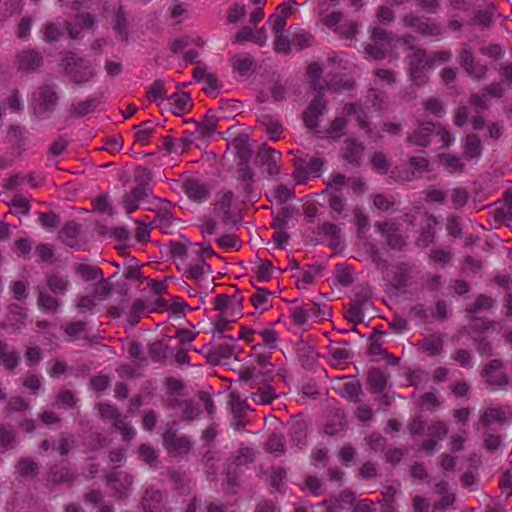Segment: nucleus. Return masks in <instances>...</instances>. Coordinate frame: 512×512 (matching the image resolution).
<instances>
[{
	"instance_id": "1",
	"label": "nucleus",
	"mask_w": 512,
	"mask_h": 512,
	"mask_svg": "<svg viewBox=\"0 0 512 512\" xmlns=\"http://www.w3.org/2000/svg\"><path fill=\"white\" fill-rule=\"evenodd\" d=\"M63 62L65 74L77 85L85 84L91 81L95 76V72L90 63L74 52H68Z\"/></svg>"
},
{
	"instance_id": "2",
	"label": "nucleus",
	"mask_w": 512,
	"mask_h": 512,
	"mask_svg": "<svg viewBox=\"0 0 512 512\" xmlns=\"http://www.w3.org/2000/svg\"><path fill=\"white\" fill-rule=\"evenodd\" d=\"M162 445L170 457H181L190 453L193 442L190 436L168 427L162 434Z\"/></svg>"
},
{
	"instance_id": "3",
	"label": "nucleus",
	"mask_w": 512,
	"mask_h": 512,
	"mask_svg": "<svg viewBox=\"0 0 512 512\" xmlns=\"http://www.w3.org/2000/svg\"><path fill=\"white\" fill-rule=\"evenodd\" d=\"M402 23L405 27L411 28L414 32L423 37L440 39L443 34V29L440 23L432 18L423 17L412 12L405 14L402 17Z\"/></svg>"
},
{
	"instance_id": "4",
	"label": "nucleus",
	"mask_w": 512,
	"mask_h": 512,
	"mask_svg": "<svg viewBox=\"0 0 512 512\" xmlns=\"http://www.w3.org/2000/svg\"><path fill=\"white\" fill-rule=\"evenodd\" d=\"M504 362L499 358L489 360L480 375L491 390H505L510 384V377L503 371Z\"/></svg>"
},
{
	"instance_id": "5",
	"label": "nucleus",
	"mask_w": 512,
	"mask_h": 512,
	"mask_svg": "<svg viewBox=\"0 0 512 512\" xmlns=\"http://www.w3.org/2000/svg\"><path fill=\"white\" fill-rule=\"evenodd\" d=\"M411 54L408 56V73L411 81L422 86L427 83L428 77L425 74V68L428 66L427 52L424 48L410 45Z\"/></svg>"
},
{
	"instance_id": "6",
	"label": "nucleus",
	"mask_w": 512,
	"mask_h": 512,
	"mask_svg": "<svg viewBox=\"0 0 512 512\" xmlns=\"http://www.w3.org/2000/svg\"><path fill=\"white\" fill-rule=\"evenodd\" d=\"M232 293L218 294L213 300V310L231 317H241L244 297L240 291L231 286Z\"/></svg>"
},
{
	"instance_id": "7",
	"label": "nucleus",
	"mask_w": 512,
	"mask_h": 512,
	"mask_svg": "<svg viewBox=\"0 0 512 512\" xmlns=\"http://www.w3.org/2000/svg\"><path fill=\"white\" fill-rule=\"evenodd\" d=\"M228 408L232 415V425L238 432L244 431L249 424L248 412L253 411L245 399H242L238 393L229 394Z\"/></svg>"
},
{
	"instance_id": "8",
	"label": "nucleus",
	"mask_w": 512,
	"mask_h": 512,
	"mask_svg": "<svg viewBox=\"0 0 512 512\" xmlns=\"http://www.w3.org/2000/svg\"><path fill=\"white\" fill-rule=\"evenodd\" d=\"M58 102V95L52 85H42L33 94V109L34 113L42 116L46 113H51Z\"/></svg>"
},
{
	"instance_id": "9",
	"label": "nucleus",
	"mask_w": 512,
	"mask_h": 512,
	"mask_svg": "<svg viewBox=\"0 0 512 512\" xmlns=\"http://www.w3.org/2000/svg\"><path fill=\"white\" fill-rule=\"evenodd\" d=\"M375 228L385 238L386 244L392 250L401 251L407 245L406 238L399 231L395 221L376 222Z\"/></svg>"
},
{
	"instance_id": "10",
	"label": "nucleus",
	"mask_w": 512,
	"mask_h": 512,
	"mask_svg": "<svg viewBox=\"0 0 512 512\" xmlns=\"http://www.w3.org/2000/svg\"><path fill=\"white\" fill-rule=\"evenodd\" d=\"M326 111L327 103L324 99V93H316L314 99L302 113L304 125L311 130H316L319 126V117Z\"/></svg>"
},
{
	"instance_id": "11",
	"label": "nucleus",
	"mask_w": 512,
	"mask_h": 512,
	"mask_svg": "<svg viewBox=\"0 0 512 512\" xmlns=\"http://www.w3.org/2000/svg\"><path fill=\"white\" fill-rule=\"evenodd\" d=\"M182 190L185 195L193 202L202 203L209 199L211 187L206 182L189 177L183 180Z\"/></svg>"
},
{
	"instance_id": "12",
	"label": "nucleus",
	"mask_w": 512,
	"mask_h": 512,
	"mask_svg": "<svg viewBox=\"0 0 512 512\" xmlns=\"http://www.w3.org/2000/svg\"><path fill=\"white\" fill-rule=\"evenodd\" d=\"M438 123L431 121L420 122L418 126L408 133L406 141L418 147H428L431 144V137L434 135Z\"/></svg>"
},
{
	"instance_id": "13",
	"label": "nucleus",
	"mask_w": 512,
	"mask_h": 512,
	"mask_svg": "<svg viewBox=\"0 0 512 512\" xmlns=\"http://www.w3.org/2000/svg\"><path fill=\"white\" fill-rule=\"evenodd\" d=\"M28 314L20 304L11 303L7 306L5 320L0 322L1 329H12L14 332L22 330L26 326Z\"/></svg>"
},
{
	"instance_id": "14",
	"label": "nucleus",
	"mask_w": 512,
	"mask_h": 512,
	"mask_svg": "<svg viewBox=\"0 0 512 512\" xmlns=\"http://www.w3.org/2000/svg\"><path fill=\"white\" fill-rule=\"evenodd\" d=\"M164 405L171 410L179 409L181 419L188 422L196 419L201 412L192 399H181L180 396H167Z\"/></svg>"
},
{
	"instance_id": "15",
	"label": "nucleus",
	"mask_w": 512,
	"mask_h": 512,
	"mask_svg": "<svg viewBox=\"0 0 512 512\" xmlns=\"http://www.w3.org/2000/svg\"><path fill=\"white\" fill-rule=\"evenodd\" d=\"M76 479L75 473L65 461L51 465L47 471L46 480L54 486L61 484H73Z\"/></svg>"
},
{
	"instance_id": "16",
	"label": "nucleus",
	"mask_w": 512,
	"mask_h": 512,
	"mask_svg": "<svg viewBox=\"0 0 512 512\" xmlns=\"http://www.w3.org/2000/svg\"><path fill=\"white\" fill-rule=\"evenodd\" d=\"M365 146L356 138L350 137L344 140L340 149L341 158L352 167H359L362 163Z\"/></svg>"
},
{
	"instance_id": "17",
	"label": "nucleus",
	"mask_w": 512,
	"mask_h": 512,
	"mask_svg": "<svg viewBox=\"0 0 512 512\" xmlns=\"http://www.w3.org/2000/svg\"><path fill=\"white\" fill-rule=\"evenodd\" d=\"M17 69L22 72L32 73L43 64L42 54L32 48H26L16 55Z\"/></svg>"
},
{
	"instance_id": "18",
	"label": "nucleus",
	"mask_w": 512,
	"mask_h": 512,
	"mask_svg": "<svg viewBox=\"0 0 512 512\" xmlns=\"http://www.w3.org/2000/svg\"><path fill=\"white\" fill-rule=\"evenodd\" d=\"M435 493L440 496V500L434 502L432 512H442L454 507L456 494L449 489L446 481H439L435 484Z\"/></svg>"
},
{
	"instance_id": "19",
	"label": "nucleus",
	"mask_w": 512,
	"mask_h": 512,
	"mask_svg": "<svg viewBox=\"0 0 512 512\" xmlns=\"http://www.w3.org/2000/svg\"><path fill=\"white\" fill-rule=\"evenodd\" d=\"M257 158L261 165L266 166L267 173L270 176L279 174V161L281 159V153L274 148L263 145L257 152Z\"/></svg>"
},
{
	"instance_id": "20",
	"label": "nucleus",
	"mask_w": 512,
	"mask_h": 512,
	"mask_svg": "<svg viewBox=\"0 0 512 512\" xmlns=\"http://www.w3.org/2000/svg\"><path fill=\"white\" fill-rule=\"evenodd\" d=\"M102 95H90L84 100L72 103L68 109L71 117L82 118L92 113L101 104Z\"/></svg>"
},
{
	"instance_id": "21",
	"label": "nucleus",
	"mask_w": 512,
	"mask_h": 512,
	"mask_svg": "<svg viewBox=\"0 0 512 512\" xmlns=\"http://www.w3.org/2000/svg\"><path fill=\"white\" fill-rule=\"evenodd\" d=\"M444 335L441 333H431L420 340L416 347L418 351L426 353L428 356H438L443 352Z\"/></svg>"
},
{
	"instance_id": "22",
	"label": "nucleus",
	"mask_w": 512,
	"mask_h": 512,
	"mask_svg": "<svg viewBox=\"0 0 512 512\" xmlns=\"http://www.w3.org/2000/svg\"><path fill=\"white\" fill-rule=\"evenodd\" d=\"M497 7L493 2L486 3L483 9H477L471 19V24L481 29H490L494 25Z\"/></svg>"
},
{
	"instance_id": "23",
	"label": "nucleus",
	"mask_w": 512,
	"mask_h": 512,
	"mask_svg": "<svg viewBox=\"0 0 512 512\" xmlns=\"http://www.w3.org/2000/svg\"><path fill=\"white\" fill-rule=\"evenodd\" d=\"M512 417V413L507 408L490 407L487 408L479 418V423L487 428L493 423L504 424Z\"/></svg>"
},
{
	"instance_id": "24",
	"label": "nucleus",
	"mask_w": 512,
	"mask_h": 512,
	"mask_svg": "<svg viewBox=\"0 0 512 512\" xmlns=\"http://www.w3.org/2000/svg\"><path fill=\"white\" fill-rule=\"evenodd\" d=\"M234 344L225 342L211 347L206 353L205 357L207 363L216 366L223 360L229 359L234 353Z\"/></svg>"
},
{
	"instance_id": "25",
	"label": "nucleus",
	"mask_w": 512,
	"mask_h": 512,
	"mask_svg": "<svg viewBox=\"0 0 512 512\" xmlns=\"http://www.w3.org/2000/svg\"><path fill=\"white\" fill-rule=\"evenodd\" d=\"M21 360L20 353L7 342L0 340V365L8 372H13Z\"/></svg>"
},
{
	"instance_id": "26",
	"label": "nucleus",
	"mask_w": 512,
	"mask_h": 512,
	"mask_svg": "<svg viewBox=\"0 0 512 512\" xmlns=\"http://www.w3.org/2000/svg\"><path fill=\"white\" fill-rule=\"evenodd\" d=\"M471 324L468 327V333L476 336H482L484 333L494 330L496 321L486 316H477L476 314H466Z\"/></svg>"
},
{
	"instance_id": "27",
	"label": "nucleus",
	"mask_w": 512,
	"mask_h": 512,
	"mask_svg": "<svg viewBox=\"0 0 512 512\" xmlns=\"http://www.w3.org/2000/svg\"><path fill=\"white\" fill-rule=\"evenodd\" d=\"M437 224V217L432 214H428L426 224L421 228L420 234L415 242L418 247L425 249L434 243L436 237L435 226Z\"/></svg>"
},
{
	"instance_id": "28",
	"label": "nucleus",
	"mask_w": 512,
	"mask_h": 512,
	"mask_svg": "<svg viewBox=\"0 0 512 512\" xmlns=\"http://www.w3.org/2000/svg\"><path fill=\"white\" fill-rule=\"evenodd\" d=\"M153 175L150 169L142 166H138L134 170V182L135 186L133 189L140 191V193L149 197L152 193L151 182Z\"/></svg>"
},
{
	"instance_id": "29",
	"label": "nucleus",
	"mask_w": 512,
	"mask_h": 512,
	"mask_svg": "<svg viewBox=\"0 0 512 512\" xmlns=\"http://www.w3.org/2000/svg\"><path fill=\"white\" fill-rule=\"evenodd\" d=\"M338 394L354 403L360 402V396L363 394L362 386L358 380L347 377L346 381L337 388Z\"/></svg>"
},
{
	"instance_id": "30",
	"label": "nucleus",
	"mask_w": 512,
	"mask_h": 512,
	"mask_svg": "<svg viewBox=\"0 0 512 512\" xmlns=\"http://www.w3.org/2000/svg\"><path fill=\"white\" fill-rule=\"evenodd\" d=\"M322 72V67L317 62H313L307 67V76L309 79L310 88L316 93H324L326 89L331 88L327 81H322Z\"/></svg>"
},
{
	"instance_id": "31",
	"label": "nucleus",
	"mask_w": 512,
	"mask_h": 512,
	"mask_svg": "<svg viewBox=\"0 0 512 512\" xmlns=\"http://www.w3.org/2000/svg\"><path fill=\"white\" fill-rule=\"evenodd\" d=\"M81 233V225L74 220L66 222L59 231V239L68 247L75 248Z\"/></svg>"
},
{
	"instance_id": "32",
	"label": "nucleus",
	"mask_w": 512,
	"mask_h": 512,
	"mask_svg": "<svg viewBox=\"0 0 512 512\" xmlns=\"http://www.w3.org/2000/svg\"><path fill=\"white\" fill-rule=\"evenodd\" d=\"M113 29L121 41H127L129 37L128 15L122 5H119L113 12Z\"/></svg>"
},
{
	"instance_id": "33",
	"label": "nucleus",
	"mask_w": 512,
	"mask_h": 512,
	"mask_svg": "<svg viewBox=\"0 0 512 512\" xmlns=\"http://www.w3.org/2000/svg\"><path fill=\"white\" fill-rule=\"evenodd\" d=\"M388 383L387 375L380 368H371L367 373V384L370 392L382 393Z\"/></svg>"
},
{
	"instance_id": "34",
	"label": "nucleus",
	"mask_w": 512,
	"mask_h": 512,
	"mask_svg": "<svg viewBox=\"0 0 512 512\" xmlns=\"http://www.w3.org/2000/svg\"><path fill=\"white\" fill-rule=\"evenodd\" d=\"M37 305L38 307L48 313H56L61 307V301L56 297L48 294L44 287L37 286Z\"/></svg>"
},
{
	"instance_id": "35",
	"label": "nucleus",
	"mask_w": 512,
	"mask_h": 512,
	"mask_svg": "<svg viewBox=\"0 0 512 512\" xmlns=\"http://www.w3.org/2000/svg\"><path fill=\"white\" fill-rule=\"evenodd\" d=\"M17 445V431L9 424L0 423V451L13 450Z\"/></svg>"
},
{
	"instance_id": "36",
	"label": "nucleus",
	"mask_w": 512,
	"mask_h": 512,
	"mask_svg": "<svg viewBox=\"0 0 512 512\" xmlns=\"http://www.w3.org/2000/svg\"><path fill=\"white\" fill-rule=\"evenodd\" d=\"M250 304L260 312L272 307V293L265 288H257L249 298Z\"/></svg>"
},
{
	"instance_id": "37",
	"label": "nucleus",
	"mask_w": 512,
	"mask_h": 512,
	"mask_svg": "<svg viewBox=\"0 0 512 512\" xmlns=\"http://www.w3.org/2000/svg\"><path fill=\"white\" fill-rule=\"evenodd\" d=\"M264 449L275 457L284 455L286 452L284 435L280 432H272L265 442Z\"/></svg>"
},
{
	"instance_id": "38",
	"label": "nucleus",
	"mask_w": 512,
	"mask_h": 512,
	"mask_svg": "<svg viewBox=\"0 0 512 512\" xmlns=\"http://www.w3.org/2000/svg\"><path fill=\"white\" fill-rule=\"evenodd\" d=\"M173 223L174 217L172 213L167 209H159L150 225L153 228H158L162 233L172 234Z\"/></svg>"
},
{
	"instance_id": "39",
	"label": "nucleus",
	"mask_w": 512,
	"mask_h": 512,
	"mask_svg": "<svg viewBox=\"0 0 512 512\" xmlns=\"http://www.w3.org/2000/svg\"><path fill=\"white\" fill-rule=\"evenodd\" d=\"M482 144L478 135L476 134H468L465 137L464 145H463V155L465 159L472 160L475 158H479L482 154Z\"/></svg>"
},
{
	"instance_id": "40",
	"label": "nucleus",
	"mask_w": 512,
	"mask_h": 512,
	"mask_svg": "<svg viewBox=\"0 0 512 512\" xmlns=\"http://www.w3.org/2000/svg\"><path fill=\"white\" fill-rule=\"evenodd\" d=\"M173 114L181 116L191 111L193 103L187 92H177L171 96Z\"/></svg>"
},
{
	"instance_id": "41",
	"label": "nucleus",
	"mask_w": 512,
	"mask_h": 512,
	"mask_svg": "<svg viewBox=\"0 0 512 512\" xmlns=\"http://www.w3.org/2000/svg\"><path fill=\"white\" fill-rule=\"evenodd\" d=\"M258 336L261 338V342H256L252 345V350L257 351L258 349L265 347L270 350L276 349L279 342L278 333L271 328H265L258 331Z\"/></svg>"
},
{
	"instance_id": "42",
	"label": "nucleus",
	"mask_w": 512,
	"mask_h": 512,
	"mask_svg": "<svg viewBox=\"0 0 512 512\" xmlns=\"http://www.w3.org/2000/svg\"><path fill=\"white\" fill-rule=\"evenodd\" d=\"M496 300L487 295V294H478L475 298V301L466 306L465 313L466 314H477L481 311H489L495 307Z\"/></svg>"
},
{
	"instance_id": "43",
	"label": "nucleus",
	"mask_w": 512,
	"mask_h": 512,
	"mask_svg": "<svg viewBox=\"0 0 512 512\" xmlns=\"http://www.w3.org/2000/svg\"><path fill=\"white\" fill-rule=\"evenodd\" d=\"M255 461V451L252 447L240 445L237 451L230 457V462L235 467H242Z\"/></svg>"
},
{
	"instance_id": "44",
	"label": "nucleus",
	"mask_w": 512,
	"mask_h": 512,
	"mask_svg": "<svg viewBox=\"0 0 512 512\" xmlns=\"http://www.w3.org/2000/svg\"><path fill=\"white\" fill-rule=\"evenodd\" d=\"M27 129L19 124L10 125L6 139L13 147L22 149L26 142Z\"/></svg>"
},
{
	"instance_id": "45",
	"label": "nucleus",
	"mask_w": 512,
	"mask_h": 512,
	"mask_svg": "<svg viewBox=\"0 0 512 512\" xmlns=\"http://www.w3.org/2000/svg\"><path fill=\"white\" fill-rule=\"evenodd\" d=\"M48 289L55 295H65L69 281L59 273H50L46 277Z\"/></svg>"
},
{
	"instance_id": "46",
	"label": "nucleus",
	"mask_w": 512,
	"mask_h": 512,
	"mask_svg": "<svg viewBox=\"0 0 512 512\" xmlns=\"http://www.w3.org/2000/svg\"><path fill=\"white\" fill-rule=\"evenodd\" d=\"M147 198L148 197L140 193V191L132 188L130 192L124 194L122 206L127 214H131L135 212L139 208L140 203Z\"/></svg>"
},
{
	"instance_id": "47",
	"label": "nucleus",
	"mask_w": 512,
	"mask_h": 512,
	"mask_svg": "<svg viewBox=\"0 0 512 512\" xmlns=\"http://www.w3.org/2000/svg\"><path fill=\"white\" fill-rule=\"evenodd\" d=\"M318 234L326 237L331 248H336L340 244V229L331 222H324L318 227Z\"/></svg>"
},
{
	"instance_id": "48",
	"label": "nucleus",
	"mask_w": 512,
	"mask_h": 512,
	"mask_svg": "<svg viewBox=\"0 0 512 512\" xmlns=\"http://www.w3.org/2000/svg\"><path fill=\"white\" fill-rule=\"evenodd\" d=\"M439 161L451 174L462 173L465 170V164L462 162L461 158L455 154H441L439 155Z\"/></svg>"
},
{
	"instance_id": "49",
	"label": "nucleus",
	"mask_w": 512,
	"mask_h": 512,
	"mask_svg": "<svg viewBox=\"0 0 512 512\" xmlns=\"http://www.w3.org/2000/svg\"><path fill=\"white\" fill-rule=\"evenodd\" d=\"M95 408L97 409L99 416L103 421H112V424L116 423L123 417L119 409L114 404L109 402L97 403Z\"/></svg>"
},
{
	"instance_id": "50",
	"label": "nucleus",
	"mask_w": 512,
	"mask_h": 512,
	"mask_svg": "<svg viewBox=\"0 0 512 512\" xmlns=\"http://www.w3.org/2000/svg\"><path fill=\"white\" fill-rule=\"evenodd\" d=\"M231 144L235 150L236 157L239 160L238 163L248 164L252 156V150L247 139L244 137H235Z\"/></svg>"
},
{
	"instance_id": "51",
	"label": "nucleus",
	"mask_w": 512,
	"mask_h": 512,
	"mask_svg": "<svg viewBox=\"0 0 512 512\" xmlns=\"http://www.w3.org/2000/svg\"><path fill=\"white\" fill-rule=\"evenodd\" d=\"M237 166L238 179L242 182L244 192L250 195L253 191L254 172L249 163H238Z\"/></svg>"
},
{
	"instance_id": "52",
	"label": "nucleus",
	"mask_w": 512,
	"mask_h": 512,
	"mask_svg": "<svg viewBox=\"0 0 512 512\" xmlns=\"http://www.w3.org/2000/svg\"><path fill=\"white\" fill-rule=\"evenodd\" d=\"M74 271L86 282L102 278V275H104L101 268L85 263L76 264Z\"/></svg>"
},
{
	"instance_id": "53",
	"label": "nucleus",
	"mask_w": 512,
	"mask_h": 512,
	"mask_svg": "<svg viewBox=\"0 0 512 512\" xmlns=\"http://www.w3.org/2000/svg\"><path fill=\"white\" fill-rule=\"evenodd\" d=\"M16 470L21 477H34L38 474L39 466L30 457H21L16 463Z\"/></svg>"
},
{
	"instance_id": "54",
	"label": "nucleus",
	"mask_w": 512,
	"mask_h": 512,
	"mask_svg": "<svg viewBox=\"0 0 512 512\" xmlns=\"http://www.w3.org/2000/svg\"><path fill=\"white\" fill-rule=\"evenodd\" d=\"M162 503V494L157 490H147L142 499V507L146 512H158Z\"/></svg>"
},
{
	"instance_id": "55",
	"label": "nucleus",
	"mask_w": 512,
	"mask_h": 512,
	"mask_svg": "<svg viewBox=\"0 0 512 512\" xmlns=\"http://www.w3.org/2000/svg\"><path fill=\"white\" fill-rule=\"evenodd\" d=\"M138 127L139 129L134 135L135 143L142 146L148 145L151 138L156 133V127L153 126L150 121L143 122Z\"/></svg>"
},
{
	"instance_id": "56",
	"label": "nucleus",
	"mask_w": 512,
	"mask_h": 512,
	"mask_svg": "<svg viewBox=\"0 0 512 512\" xmlns=\"http://www.w3.org/2000/svg\"><path fill=\"white\" fill-rule=\"evenodd\" d=\"M260 123L265 127V131L271 140L276 141L279 139L280 134L283 132V127L278 120L271 116L264 115Z\"/></svg>"
},
{
	"instance_id": "57",
	"label": "nucleus",
	"mask_w": 512,
	"mask_h": 512,
	"mask_svg": "<svg viewBox=\"0 0 512 512\" xmlns=\"http://www.w3.org/2000/svg\"><path fill=\"white\" fill-rule=\"evenodd\" d=\"M409 278V269L404 265H399L393 271L390 282L395 289L400 290L407 286Z\"/></svg>"
},
{
	"instance_id": "58",
	"label": "nucleus",
	"mask_w": 512,
	"mask_h": 512,
	"mask_svg": "<svg viewBox=\"0 0 512 512\" xmlns=\"http://www.w3.org/2000/svg\"><path fill=\"white\" fill-rule=\"evenodd\" d=\"M276 398L277 395L274 389L269 385L259 387L257 391L252 394V400L258 405L270 404Z\"/></svg>"
},
{
	"instance_id": "59",
	"label": "nucleus",
	"mask_w": 512,
	"mask_h": 512,
	"mask_svg": "<svg viewBox=\"0 0 512 512\" xmlns=\"http://www.w3.org/2000/svg\"><path fill=\"white\" fill-rule=\"evenodd\" d=\"M232 67L235 72L245 76L255 70L256 63L251 57H236L232 61Z\"/></svg>"
},
{
	"instance_id": "60",
	"label": "nucleus",
	"mask_w": 512,
	"mask_h": 512,
	"mask_svg": "<svg viewBox=\"0 0 512 512\" xmlns=\"http://www.w3.org/2000/svg\"><path fill=\"white\" fill-rule=\"evenodd\" d=\"M67 340L72 341L87 331V323L82 320L71 321L62 326Z\"/></svg>"
},
{
	"instance_id": "61",
	"label": "nucleus",
	"mask_w": 512,
	"mask_h": 512,
	"mask_svg": "<svg viewBox=\"0 0 512 512\" xmlns=\"http://www.w3.org/2000/svg\"><path fill=\"white\" fill-rule=\"evenodd\" d=\"M138 457L150 467H155L158 460V452L150 445L143 443L137 449Z\"/></svg>"
},
{
	"instance_id": "62",
	"label": "nucleus",
	"mask_w": 512,
	"mask_h": 512,
	"mask_svg": "<svg viewBox=\"0 0 512 512\" xmlns=\"http://www.w3.org/2000/svg\"><path fill=\"white\" fill-rule=\"evenodd\" d=\"M77 402L75 393L69 389L59 390L55 399V405L59 408H74Z\"/></svg>"
},
{
	"instance_id": "63",
	"label": "nucleus",
	"mask_w": 512,
	"mask_h": 512,
	"mask_svg": "<svg viewBox=\"0 0 512 512\" xmlns=\"http://www.w3.org/2000/svg\"><path fill=\"white\" fill-rule=\"evenodd\" d=\"M216 129L217 119L214 116L205 115L204 118L196 124V132L201 137L211 136Z\"/></svg>"
},
{
	"instance_id": "64",
	"label": "nucleus",
	"mask_w": 512,
	"mask_h": 512,
	"mask_svg": "<svg viewBox=\"0 0 512 512\" xmlns=\"http://www.w3.org/2000/svg\"><path fill=\"white\" fill-rule=\"evenodd\" d=\"M463 69L467 73V75L474 79L475 81H482L487 77V65L476 61V59L469 63Z\"/></svg>"
}]
</instances>
